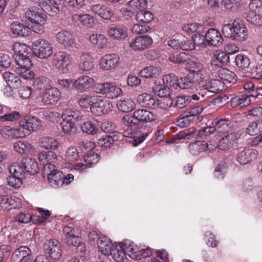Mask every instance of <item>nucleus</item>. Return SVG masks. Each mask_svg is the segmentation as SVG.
Instances as JSON below:
<instances>
[{"label": "nucleus", "instance_id": "obj_41", "mask_svg": "<svg viewBox=\"0 0 262 262\" xmlns=\"http://www.w3.org/2000/svg\"><path fill=\"white\" fill-rule=\"evenodd\" d=\"M126 254L124 247L117 245H115L110 255L116 262H122L126 257Z\"/></svg>", "mask_w": 262, "mask_h": 262}, {"label": "nucleus", "instance_id": "obj_63", "mask_svg": "<svg viewBox=\"0 0 262 262\" xmlns=\"http://www.w3.org/2000/svg\"><path fill=\"white\" fill-rule=\"evenodd\" d=\"M100 158V157L98 154L91 151L84 157V161L88 165L91 166L96 164L99 161Z\"/></svg>", "mask_w": 262, "mask_h": 262}, {"label": "nucleus", "instance_id": "obj_42", "mask_svg": "<svg viewBox=\"0 0 262 262\" xmlns=\"http://www.w3.org/2000/svg\"><path fill=\"white\" fill-rule=\"evenodd\" d=\"M117 106L120 111L128 113L135 108V103L131 99L125 98L119 100L117 102Z\"/></svg>", "mask_w": 262, "mask_h": 262}, {"label": "nucleus", "instance_id": "obj_26", "mask_svg": "<svg viewBox=\"0 0 262 262\" xmlns=\"http://www.w3.org/2000/svg\"><path fill=\"white\" fill-rule=\"evenodd\" d=\"M0 134L3 138L6 139L18 138L26 136V134L22 132L21 128H12L9 126H5L1 128Z\"/></svg>", "mask_w": 262, "mask_h": 262}, {"label": "nucleus", "instance_id": "obj_12", "mask_svg": "<svg viewBox=\"0 0 262 262\" xmlns=\"http://www.w3.org/2000/svg\"><path fill=\"white\" fill-rule=\"evenodd\" d=\"M120 64V57L116 54H108L104 55L100 60L99 68L103 71L115 69Z\"/></svg>", "mask_w": 262, "mask_h": 262}, {"label": "nucleus", "instance_id": "obj_30", "mask_svg": "<svg viewBox=\"0 0 262 262\" xmlns=\"http://www.w3.org/2000/svg\"><path fill=\"white\" fill-rule=\"evenodd\" d=\"M40 146L47 150H56L59 146L58 141L50 137H43L39 139Z\"/></svg>", "mask_w": 262, "mask_h": 262}, {"label": "nucleus", "instance_id": "obj_61", "mask_svg": "<svg viewBox=\"0 0 262 262\" xmlns=\"http://www.w3.org/2000/svg\"><path fill=\"white\" fill-rule=\"evenodd\" d=\"M81 128L83 132L90 134L94 135L98 131V128L95 123L91 121H86L81 125Z\"/></svg>", "mask_w": 262, "mask_h": 262}, {"label": "nucleus", "instance_id": "obj_51", "mask_svg": "<svg viewBox=\"0 0 262 262\" xmlns=\"http://www.w3.org/2000/svg\"><path fill=\"white\" fill-rule=\"evenodd\" d=\"M228 120L227 119H215L212 122V124L215 125L216 130L219 133L224 134L228 130L229 124L228 123Z\"/></svg>", "mask_w": 262, "mask_h": 262}, {"label": "nucleus", "instance_id": "obj_31", "mask_svg": "<svg viewBox=\"0 0 262 262\" xmlns=\"http://www.w3.org/2000/svg\"><path fill=\"white\" fill-rule=\"evenodd\" d=\"M61 117L62 119L73 123L75 121H81L84 119V116L82 113L76 109L66 110L62 114Z\"/></svg>", "mask_w": 262, "mask_h": 262}, {"label": "nucleus", "instance_id": "obj_50", "mask_svg": "<svg viewBox=\"0 0 262 262\" xmlns=\"http://www.w3.org/2000/svg\"><path fill=\"white\" fill-rule=\"evenodd\" d=\"M90 41L97 45L99 48H104L106 46L107 39L102 34H93L90 36Z\"/></svg>", "mask_w": 262, "mask_h": 262}, {"label": "nucleus", "instance_id": "obj_2", "mask_svg": "<svg viewBox=\"0 0 262 262\" xmlns=\"http://www.w3.org/2000/svg\"><path fill=\"white\" fill-rule=\"evenodd\" d=\"M222 32L225 37L238 41L244 40L248 35V31L244 22L239 19L234 20L232 25H224Z\"/></svg>", "mask_w": 262, "mask_h": 262}, {"label": "nucleus", "instance_id": "obj_21", "mask_svg": "<svg viewBox=\"0 0 262 262\" xmlns=\"http://www.w3.org/2000/svg\"><path fill=\"white\" fill-rule=\"evenodd\" d=\"M137 100L140 104L146 107L156 108L160 107V103L154 96L147 93L139 95L137 97Z\"/></svg>", "mask_w": 262, "mask_h": 262}, {"label": "nucleus", "instance_id": "obj_56", "mask_svg": "<svg viewBox=\"0 0 262 262\" xmlns=\"http://www.w3.org/2000/svg\"><path fill=\"white\" fill-rule=\"evenodd\" d=\"M9 171L12 175L19 178H25V171L22 167L17 163H12L9 167Z\"/></svg>", "mask_w": 262, "mask_h": 262}, {"label": "nucleus", "instance_id": "obj_23", "mask_svg": "<svg viewBox=\"0 0 262 262\" xmlns=\"http://www.w3.org/2000/svg\"><path fill=\"white\" fill-rule=\"evenodd\" d=\"M91 10L93 13L106 20L111 19L114 14L112 9L105 5H94L92 6Z\"/></svg>", "mask_w": 262, "mask_h": 262}, {"label": "nucleus", "instance_id": "obj_47", "mask_svg": "<svg viewBox=\"0 0 262 262\" xmlns=\"http://www.w3.org/2000/svg\"><path fill=\"white\" fill-rule=\"evenodd\" d=\"M118 139L119 137L117 134H114L113 136L106 135L98 139V144L101 147H110Z\"/></svg>", "mask_w": 262, "mask_h": 262}, {"label": "nucleus", "instance_id": "obj_64", "mask_svg": "<svg viewBox=\"0 0 262 262\" xmlns=\"http://www.w3.org/2000/svg\"><path fill=\"white\" fill-rule=\"evenodd\" d=\"M249 12L262 14V1L260 0H251L249 4Z\"/></svg>", "mask_w": 262, "mask_h": 262}, {"label": "nucleus", "instance_id": "obj_53", "mask_svg": "<svg viewBox=\"0 0 262 262\" xmlns=\"http://www.w3.org/2000/svg\"><path fill=\"white\" fill-rule=\"evenodd\" d=\"M245 18L251 24L256 26L262 25V14L253 12H248Z\"/></svg>", "mask_w": 262, "mask_h": 262}, {"label": "nucleus", "instance_id": "obj_46", "mask_svg": "<svg viewBox=\"0 0 262 262\" xmlns=\"http://www.w3.org/2000/svg\"><path fill=\"white\" fill-rule=\"evenodd\" d=\"M127 5L129 9L137 14L138 11L147 8V2L146 0H130L127 3Z\"/></svg>", "mask_w": 262, "mask_h": 262}, {"label": "nucleus", "instance_id": "obj_60", "mask_svg": "<svg viewBox=\"0 0 262 262\" xmlns=\"http://www.w3.org/2000/svg\"><path fill=\"white\" fill-rule=\"evenodd\" d=\"M174 105L178 108H183L188 105L190 102V99L188 96H178L175 98Z\"/></svg>", "mask_w": 262, "mask_h": 262}, {"label": "nucleus", "instance_id": "obj_57", "mask_svg": "<svg viewBox=\"0 0 262 262\" xmlns=\"http://www.w3.org/2000/svg\"><path fill=\"white\" fill-rule=\"evenodd\" d=\"M228 167V162L224 161L221 162L216 166L214 172V177L218 179H223Z\"/></svg>", "mask_w": 262, "mask_h": 262}, {"label": "nucleus", "instance_id": "obj_14", "mask_svg": "<svg viewBox=\"0 0 262 262\" xmlns=\"http://www.w3.org/2000/svg\"><path fill=\"white\" fill-rule=\"evenodd\" d=\"M32 258L31 251L27 246H20L12 254V262H29Z\"/></svg>", "mask_w": 262, "mask_h": 262}, {"label": "nucleus", "instance_id": "obj_35", "mask_svg": "<svg viewBox=\"0 0 262 262\" xmlns=\"http://www.w3.org/2000/svg\"><path fill=\"white\" fill-rule=\"evenodd\" d=\"M98 246L102 255L109 256L114 246L105 236H101L98 242Z\"/></svg>", "mask_w": 262, "mask_h": 262}, {"label": "nucleus", "instance_id": "obj_20", "mask_svg": "<svg viewBox=\"0 0 262 262\" xmlns=\"http://www.w3.org/2000/svg\"><path fill=\"white\" fill-rule=\"evenodd\" d=\"M56 38L59 43L66 47H72L75 43L74 35L68 30H63L58 32Z\"/></svg>", "mask_w": 262, "mask_h": 262}, {"label": "nucleus", "instance_id": "obj_38", "mask_svg": "<svg viewBox=\"0 0 262 262\" xmlns=\"http://www.w3.org/2000/svg\"><path fill=\"white\" fill-rule=\"evenodd\" d=\"M189 152L193 155H198L201 152L205 151L207 149H210L207 143L205 141H196L191 143L188 146Z\"/></svg>", "mask_w": 262, "mask_h": 262}, {"label": "nucleus", "instance_id": "obj_25", "mask_svg": "<svg viewBox=\"0 0 262 262\" xmlns=\"http://www.w3.org/2000/svg\"><path fill=\"white\" fill-rule=\"evenodd\" d=\"M108 35L116 40H123L127 37V29L122 26H114L110 27L108 31Z\"/></svg>", "mask_w": 262, "mask_h": 262}, {"label": "nucleus", "instance_id": "obj_19", "mask_svg": "<svg viewBox=\"0 0 262 262\" xmlns=\"http://www.w3.org/2000/svg\"><path fill=\"white\" fill-rule=\"evenodd\" d=\"M257 154L258 152L256 149H246L237 154L236 159L241 165H245L256 159Z\"/></svg>", "mask_w": 262, "mask_h": 262}, {"label": "nucleus", "instance_id": "obj_29", "mask_svg": "<svg viewBox=\"0 0 262 262\" xmlns=\"http://www.w3.org/2000/svg\"><path fill=\"white\" fill-rule=\"evenodd\" d=\"M224 84L223 82L218 79H212L206 80L205 83L202 85V88L208 92L217 93L223 91Z\"/></svg>", "mask_w": 262, "mask_h": 262}, {"label": "nucleus", "instance_id": "obj_45", "mask_svg": "<svg viewBox=\"0 0 262 262\" xmlns=\"http://www.w3.org/2000/svg\"><path fill=\"white\" fill-rule=\"evenodd\" d=\"M218 76L221 80L227 83H231L235 80L236 75L228 69L221 68L218 71Z\"/></svg>", "mask_w": 262, "mask_h": 262}, {"label": "nucleus", "instance_id": "obj_24", "mask_svg": "<svg viewBox=\"0 0 262 262\" xmlns=\"http://www.w3.org/2000/svg\"><path fill=\"white\" fill-rule=\"evenodd\" d=\"M124 247L126 254L133 259H140L141 256V252L137 246L134 242L129 240L124 241L122 243Z\"/></svg>", "mask_w": 262, "mask_h": 262}, {"label": "nucleus", "instance_id": "obj_44", "mask_svg": "<svg viewBox=\"0 0 262 262\" xmlns=\"http://www.w3.org/2000/svg\"><path fill=\"white\" fill-rule=\"evenodd\" d=\"M159 74V70L154 66L146 67L139 72V75L146 79L157 77Z\"/></svg>", "mask_w": 262, "mask_h": 262}, {"label": "nucleus", "instance_id": "obj_13", "mask_svg": "<svg viewBox=\"0 0 262 262\" xmlns=\"http://www.w3.org/2000/svg\"><path fill=\"white\" fill-rule=\"evenodd\" d=\"M72 20L75 26L79 28H91L94 24L93 16L88 14H74L72 16Z\"/></svg>", "mask_w": 262, "mask_h": 262}, {"label": "nucleus", "instance_id": "obj_36", "mask_svg": "<svg viewBox=\"0 0 262 262\" xmlns=\"http://www.w3.org/2000/svg\"><path fill=\"white\" fill-rule=\"evenodd\" d=\"M12 33L21 36H27L30 33L31 28L24 26L18 21H14L11 25Z\"/></svg>", "mask_w": 262, "mask_h": 262}, {"label": "nucleus", "instance_id": "obj_16", "mask_svg": "<svg viewBox=\"0 0 262 262\" xmlns=\"http://www.w3.org/2000/svg\"><path fill=\"white\" fill-rule=\"evenodd\" d=\"M60 92L57 88H51L45 91L42 95V101L46 105H55L59 100Z\"/></svg>", "mask_w": 262, "mask_h": 262}, {"label": "nucleus", "instance_id": "obj_59", "mask_svg": "<svg viewBox=\"0 0 262 262\" xmlns=\"http://www.w3.org/2000/svg\"><path fill=\"white\" fill-rule=\"evenodd\" d=\"M235 62L238 67L242 69L248 68L250 63L249 58L242 54H238L236 56Z\"/></svg>", "mask_w": 262, "mask_h": 262}, {"label": "nucleus", "instance_id": "obj_27", "mask_svg": "<svg viewBox=\"0 0 262 262\" xmlns=\"http://www.w3.org/2000/svg\"><path fill=\"white\" fill-rule=\"evenodd\" d=\"M40 124V121L35 117H28L20 122L21 129H26L29 132L39 129Z\"/></svg>", "mask_w": 262, "mask_h": 262}, {"label": "nucleus", "instance_id": "obj_8", "mask_svg": "<svg viewBox=\"0 0 262 262\" xmlns=\"http://www.w3.org/2000/svg\"><path fill=\"white\" fill-rule=\"evenodd\" d=\"M153 43L152 38L147 35L136 36L129 42V47L132 50L141 51L149 48Z\"/></svg>", "mask_w": 262, "mask_h": 262}, {"label": "nucleus", "instance_id": "obj_11", "mask_svg": "<svg viewBox=\"0 0 262 262\" xmlns=\"http://www.w3.org/2000/svg\"><path fill=\"white\" fill-rule=\"evenodd\" d=\"M112 107V104L110 101L103 100L100 96L96 95L93 106L91 107V112L93 114L99 116L110 112Z\"/></svg>", "mask_w": 262, "mask_h": 262}, {"label": "nucleus", "instance_id": "obj_17", "mask_svg": "<svg viewBox=\"0 0 262 262\" xmlns=\"http://www.w3.org/2000/svg\"><path fill=\"white\" fill-rule=\"evenodd\" d=\"M205 37L208 44L213 47L220 46L223 41L220 32L214 28L209 29L205 33Z\"/></svg>", "mask_w": 262, "mask_h": 262}, {"label": "nucleus", "instance_id": "obj_28", "mask_svg": "<svg viewBox=\"0 0 262 262\" xmlns=\"http://www.w3.org/2000/svg\"><path fill=\"white\" fill-rule=\"evenodd\" d=\"M238 139V134L230 133L222 137L218 144L219 148L221 150H226L231 147Z\"/></svg>", "mask_w": 262, "mask_h": 262}, {"label": "nucleus", "instance_id": "obj_22", "mask_svg": "<svg viewBox=\"0 0 262 262\" xmlns=\"http://www.w3.org/2000/svg\"><path fill=\"white\" fill-rule=\"evenodd\" d=\"M230 58L228 53L220 50H216L213 52V57L210 64L213 67H221L229 62Z\"/></svg>", "mask_w": 262, "mask_h": 262}, {"label": "nucleus", "instance_id": "obj_10", "mask_svg": "<svg viewBox=\"0 0 262 262\" xmlns=\"http://www.w3.org/2000/svg\"><path fill=\"white\" fill-rule=\"evenodd\" d=\"M43 249L45 253L54 260H58L61 256V247L56 239H52L47 241L44 244Z\"/></svg>", "mask_w": 262, "mask_h": 262}, {"label": "nucleus", "instance_id": "obj_58", "mask_svg": "<svg viewBox=\"0 0 262 262\" xmlns=\"http://www.w3.org/2000/svg\"><path fill=\"white\" fill-rule=\"evenodd\" d=\"M34 85L38 90H47L49 89L50 80L46 77H40L35 79L34 81Z\"/></svg>", "mask_w": 262, "mask_h": 262}, {"label": "nucleus", "instance_id": "obj_1", "mask_svg": "<svg viewBox=\"0 0 262 262\" xmlns=\"http://www.w3.org/2000/svg\"><path fill=\"white\" fill-rule=\"evenodd\" d=\"M156 116L151 112L144 109L136 110L132 117L126 116L122 118L124 124L130 126L141 128L145 123L151 122L156 120Z\"/></svg>", "mask_w": 262, "mask_h": 262}, {"label": "nucleus", "instance_id": "obj_5", "mask_svg": "<svg viewBox=\"0 0 262 262\" xmlns=\"http://www.w3.org/2000/svg\"><path fill=\"white\" fill-rule=\"evenodd\" d=\"M153 91L155 94L161 97L160 99H158L160 107L166 109L172 105L173 101L170 96L171 90L168 86L156 85L153 88Z\"/></svg>", "mask_w": 262, "mask_h": 262}, {"label": "nucleus", "instance_id": "obj_9", "mask_svg": "<svg viewBox=\"0 0 262 262\" xmlns=\"http://www.w3.org/2000/svg\"><path fill=\"white\" fill-rule=\"evenodd\" d=\"M35 4L39 6L43 11L48 13L50 15H56L60 11L61 5V0H35Z\"/></svg>", "mask_w": 262, "mask_h": 262}, {"label": "nucleus", "instance_id": "obj_32", "mask_svg": "<svg viewBox=\"0 0 262 262\" xmlns=\"http://www.w3.org/2000/svg\"><path fill=\"white\" fill-rule=\"evenodd\" d=\"M24 169L31 174H34L39 171L37 162L33 159L29 157H24L21 161Z\"/></svg>", "mask_w": 262, "mask_h": 262}, {"label": "nucleus", "instance_id": "obj_15", "mask_svg": "<svg viewBox=\"0 0 262 262\" xmlns=\"http://www.w3.org/2000/svg\"><path fill=\"white\" fill-rule=\"evenodd\" d=\"M70 56L66 52L59 51L55 53L53 59V64L58 70H64L69 64Z\"/></svg>", "mask_w": 262, "mask_h": 262}, {"label": "nucleus", "instance_id": "obj_3", "mask_svg": "<svg viewBox=\"0 0 262 262\" xmlns=\"http://www.w3.org/2000/svg\"><path fill=\"white\" fill-rule=\"evenodd\" d=\"M46 12L32 7L26 12V18L30 21L29 26L33 32L42 34L44 32V25L47 21Z\"/></svg>", "mask_w": 262, "mask_h": 262}, {"label": "nucleus", "instance_id": "obj_48", "mask_svg": "<svg viewBox=\"0 0 262 262\" xmlns=\"http://www.w3.org/2000/svg\"><path fill=\"white\" fill-rule=\"evenodd\" d=\"M96 96L95 95H83L79 100V105L85 109H90L93 106L95 100Z\"/></svg>", "mask_w": 262, "mask_h": 262}, {"label": "nucleus", "instance_id": "obj_49", "mask_svg": "<svg viewBox=\"0 0 262 262\" xmlns=\"http://www.w3.org/2000/svg\"><path fill=\"white\" fill-rule=\"evenodd\" d=\"M64 175L61 171L58 170L48 177V181L53 187L62 185V179Z\"/></svg>", "mask_w": 262, "mask_h": 262}, {"label": "nucleus", "instance_id": "obj_40", "mask_svg": "<svg viewBox=\"0 0 262 262\" xmlns=\"http://www.w3.org/2000/svg\"><path fill=\"white\" fill-rule=\"evenodd\" d=\"M81 62L79 63V69L82 72L88 71L93 68L92 57L90 54L84 53L81 56Z\"/></svg>", "mask_w": 262, "mask_h": 262}, {"label": "nucleus", "instance_id": "obj_54", "mask_svg": "<svg viewBox=\"0 0 262 262\" xmlns=\"http://www.w3.org/2000/svg\"><path fill=\"white\" fill-rule=\"evenodd\" d=\"M60 125L63 132L66 134H74L77 131L76 125L74 124V123L70 121H67L64 119H63V121Z\"/></svg>", "mask_w": 262, "mask_h": 262}, {"label": "nucleus", "instance_id": "obj_37", "mask_svg": "<svg viewBox=\"0 0 262 262\" xmlns=\"http://www.w3.org/2000/svg\"><path fill=\"white\" fill-rule=\"evenodd\" d=\"M194 75L193 73L190 72L186 76L179 78L177 85L181 89H190L192 88L194 84Z\"/></svg>", "mask_w": 262, "mask_h": 262}, {"label": "nucleus", "instance_id": "obj_18", "mask_svg": "<svg viewBox=\"0 0 262 262\" xmlns=\"http://www.w3.org/2000/svg\"><path fill=\"white\" fill-rule=\"evenodd\" d=\"M95 80L88 76H81L73 82L72 88L80 92H83L94 85Z\"/></svg>", "mask_w": 262, "mask_h": 262}, {"label": "nucleus", "instance_id": "obj_6", "mask_svg": "<svg viewBox=\"0 0 262 262\" xmlns=\"http://www.w3.org/2000/svg\"><path fill=\"white\" fill-rule=\"evenodd\" d=\"M24 60L17 59V63H16L18 67L16 68L15 72L22 78L31 80L35 76L34 73L30 70L33 63L30 58H25Z\"/></svg>", "mask_w": 262, "mask_h": 262}, {"label": "nucleus", "instance_id": "obj_62", "mask_svg": "<svg viewBox=\"0 0 262 262\" xmlns=\"http://www.w3.org/2000/svg\"><path fill=\"white\" fill-rule=\"evenodd\" d=\"M187 55L184 52L170 55L168 60L174 63H182L186 61Z\"/></svg>", "mask_w": 262, "mask_h": 262}, {"label": "nucleus", "instance_id": "obj_4", "mask_svg": "<svg viewBox=\"0 0 262 262\" xmlns=\"http://www.w3.org/2000/svg\"><path fill=\"white\" fill-rule=\"evenodd\" d=\"M32 47L34 55L39 58H47L53 54L52 47L46 40L37 39L33 42Z\"/></svg>", "mask_w": 262, "mask_h": 262}, {"label": "nucleus", "instance_id": "obj_52", "mask_svg": "<svg viewBox=\"0 0 262 262\" xmlns=\"http://www.w3.org/2000/svg\"><path fill=\"white\" fill-rule=\"evenodd\" d=\"M152 14L149 11L143 10L139 11L136 14V19L138 21L147 24L153 19Z\"/></svg>", "mask_w": 262, "mask_h": 262}, {"label": "nucleus", "instance_id": "obj_43", "mask_svg": "<svg viewBox=\"0 0 262 262\" xmlns=\"http://www.w3.org/2000/svg\"><path fill=\"white\" fill-rule=\"evenodd\" d=\"M194 65L192 67V69L191 71L192 72L191 73L195 75L194 78H196L197 82L202 87V85L205 82L203 80L204 79V72L202 71L203 66L200 63L197 62H194Z\"/></svg>", "mask_w": 262, "mask_h": 262}, {"label": "nucleus", "instance_id": "obj_7", "mask_svg": "<svg viewBox=\"0 0 262 262\" xmlns=\"http://www.w3.org/2000/svg\"><path fill=\"white\" fill-rule=\"evenodd\" d=\"M99 93L109 99H115L123 94V90L115 83L105 82L99 85Z\"/></svg>", "mask_w": 262, "mask_h": 262}, {"label": "nucleus", "instance_id": "obj_55", "mask_svg": "<svg viewBox=\"0 0 262 262\" xmlns=\"http://www.w3.org/2000/svg\"><path fill=\"white\" fill-rule=\"evenodd\" d=\"M13 147L16 151L20 154H25L29 151L32 146L27 141H18L14 143Z\"/></svg>", "mask_w": 262, "mask_h": 262}, {"label": "nucleus", "instance_id": "obj_34", "mask_svg": "<svg viewBox=\"0 0 262 262\" xmlns=\"http://www.w3.org/2000/svg\"><path fill=\"white\" fill-rule=\"evenodd\" d=\"M12 50L15 53L14 58L16 63H17L18 59L24 60L25 58H30L29 56H28V53L26 52L27 48L25 45L19 42H15L13 45Z\"/></svg>", "mask_w": 262, "mask_h": 262}, {"label": "nucleus", "instance_id": "obj_33", "mask_svg": "<svg viewBox=\"0 0 262 262\" xmlns=\"http://www.w3.org/2000/svg\"><path fill=\"white\" fill-rule=\"evenodd\" d=\"M250 102L249 96L246 94L234 96L230 100V104L232 107H243L249 105Z\"/></svg>", "mask_w": 262, "mask_h": 262}, {"label": "nucleus", "instance_id": "obj_39", "mask_svg": "<svg viewBox=\"0 0 262 262\" xmlns=\"http://www.w3.org/2000/svg\"><path fill=\"white\" fill-rule=\"evenodd\" d=\"M3 77L10 88L17 89L20 85L21 80L15 74L6 72L3 74Z\"/></svg>", "mask_w": 262, "mask_h": 262}]
</instances>
